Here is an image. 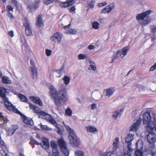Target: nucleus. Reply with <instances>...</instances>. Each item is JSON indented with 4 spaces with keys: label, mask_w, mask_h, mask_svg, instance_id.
<instances>
[{
    "label": "nucleus",
    "mask_w": 156,
    "mask_h": 156,
    "mask_svg": "<svg viewBox=\"0 0 156 156\" xmlns=\"http://www.w3.org/2000/svg\"><path fill=\"white\" fill-rule=\"evenodd\" d=\"M31 140V141L33 142L34 144L37 145H40L42 147L45 149H48L50 145L48 140L46 138H44L43 139L42 142L43 144H42L41 143H38L34 139Z\"/></svg>",
    "instance_id": "9"
},
{
    "label": "nucleus",
    "mask_w": 156,
    "mask_h": 156,
    "mask_svg": "<svg viewBox=\"0 0 156 156\" xmlns=\"http://www.w3.org/2000/svg\"><path fill=\"white\" fill-rule=\"evenodd\" d=\"M44 114L43 115H41L42 116V118L44 119L47 120H49L51 119L52 117L49 114L45 112H44Z\"/></svg>",
    "instance_id": "25"
},
{
    "label": "nucleus",
    "mask_w": 156,
    "mask_h": 156,
    "mask_svg": "<svg viewBox=\"0 0 156 156\" xmlns=\"http://www.w3.org/2000/svg\"><path fill=\"white\" fill-rule=\"evenodd\" d=\"M32 99V101L34 103L38 104L40 106H42L43 103L40 98L37 97L31 96L30 97Z\"/></svg>",
    "instance_id": "16"
},
{
    "label": "nucleus",
    "mask_w": 156,
    "mask_h": 156,
    "mask_svg": "<svg viewBox=\"0 0 156 156\" xmlns=\"http://www.w3.org/2000/svg\"><path fill=\"white\" fill-rule=\"evenodd\" d=\"M18 128V125H13L11 127L9 128L8 130V136H12Z\"/></svg>",
    "instance_id": "15"
},
{
    "label": "nucleus",
    "mask_w": 156,
    "mask_h": 156,
    "mask_svg": "<svg viewBox=\"0 0 156 156\" xmlns=\"http://www.w3.org/2000/svg\"><path fill=\"white\" fill-rule=\"evenodd\" d=\"M67 129L69 131V134H70L71 133H72V134L74 133V130L71 129V128L69 126H68Z\"/></svg>",
    "instance_id": "57"
},
{
    "label": "nucleus",
    "mask_w": 156,
    "mask_h": 156,
    "mask_svg": "<svg viewBox=\"0 0 156 156\" xmlns=\"http://www.w3.org/2000/svg\"><path fill=\"white\" fill-rule=\"evenodd\" d=\"M151 10H148L144 12L138 14L136 16V20L141 21V24L143 26H146L149 24L152 20L149 15L151 13Z\"/></svg>",
    "instance_id": "4"
},
{
    "label": "nucleus",
    "mask_w": 156,
    "mask_h": 156,
    "mask_svg": "<svg viewBox=\"0 0 156 156\" xmlns=\"http://www.w3.org/2000/svg\"><path fill=\"white\" fill-rule=\"evenodd\" d=\"M120 52L121 51L118 50L115 53H114L111 62H114L115 59H117L119 57V55L120 54Z\"/></svg>",
    "instance_id": "24"
},
{
    "label": "nucleus",
    "mask_w": 156,
    "mask_h": 156,
    "mask_svg": "<svg viewBox=\"0 0 156 156\" xmlns=\"http://www.w3.org/2000/svg\"><path fill=\"white\" fill-rule=\"evenodd\" d=\"M51 146L52 148H57V145L56 144L54 141H51Z\"/></svg>",
    "instance_id": "45"
},
{
    "label": "nucleus",
    "mask_w": 156,
    "mask_h": 156,
    "mask_svg": "<svg viewBox=\"0 0 156 156\" xmlns=\"http://www.w3.org/2000/svg\"><path fill=\"white\" fill-rule=\"evenodd\" d=\"M27 103L29 104V107L30 109H33L34 110L36 108H37V107L33 104H31L30 102L29 103Z\"/></svg>",
    "instance_id": "51"
},
{
    "label": "nucleus",
    "mask_w": 156,
    "mask_h": 156,
    "mask_svg": "<svg viewBox=\"0 0 156 156\" xmlns=\"http://www.w3.org/2000/svg\"><path fill=\"white\" fill-rule=\"evenodd\" d=\"M129 48L128 46H126L123 48L121 51L120 56L122 58L127 53V51L129 50Z\"/></svg>",
    "instance_id": "20"
},
{
    "label": "nucleus",
    "mask_w": 156,
    "mask_h": 156,
    "mask_svg": "<svg viewBox=\"0 0 156 156\" xmlns=\"http://www.w3.org/2000/svg\"><path fill=\"white\" fill-rule=\"evenodd\" d=\"M111 153L110 152H108L106 153H105L104 154V156H111Z\"/></svg>",
    "instance_id": "64"
},
{
    "label": "nucleus",
    "mask_w": 156,
    "mask_h": 156,
    "mask_svg": "<svg viewBox=\"0 0 156 156\" xmlns=\"http://www.w3.org/2000/svg\"><path fill=\"white\" fill-rule=\"evenodd\" d=\"M40 126L41 128L44 130H50V129H49V128L47 125H43L41 123L40 124Z\"/></svg>",
    "instance_id": "43"
},
{
    "label": "nucleus",
    "mask_w": 156,
    "mask_h": 156,
    "mask_svg": "<svg viewBox=\"0 0 156 156\" xmlns=\"http://www.w3.org/2000/svg\"><path fill=\"white\" fill-rule=\"evenodd\" d=\"M154 129H152L151 131L149 132H146L145 131V132L147 133H148V134L147 135V139L150 144L152 145L153 144H154V143L156 141V139L155 138V134L154 133Z\"/></svg>",
    "instance_id": "8"
},
{
    "label": "nucleus",
    "mask_w": 156,
    "mask_h": 156,
    "mask_svg": "<svg viewBox=\"0 0 156 156\" xmlns=\"http://www.w3.org/2000/svg\"><path fill=\"white\" fill-rule=\"evenodd\" d=\"M99 23L97 21L94 22L92 23V27L94 29H98L99 28Z\"/></svg>",
    "instance_id": "36"
},
{
    "label": "nucleus",
    "mask_w": 156,
    "mask_h": 156,
    "mask_svg": "<svg viewBox=\"0 0 156 156\" xmlns=\"http://www.w3.org/2000/svg\"><path fill=\"white\" fill-rule=\"evenodd\" d=\"M34 110L36 113L38 114L41 115H43L44 114V112L41 111L38 107L37 108H36Z\"/></svg>",
    "instance_id": "37"
},
{
    "label": "nucleus",
    "mask_w": 156,
    "mask_h": 156,
    "mask_svg": "<svg viewBox=\"0 0 156 156\" xmlns=\"http://www.w3.org/2000/svg\"><path fill=\"white\" fill-rule=\"evenodd\" d=\"M36 24L39 27H41L44 25L42 16L41 15H39L37 19Z\"/></svg>",
    "instance_id": "17"
},
{
    "label": "nucleus",
    "mask_w": 156,
    "mask_h": 156,
    "mask_svg": "<svg viewBox=\"0 0 156 156\" xmlns=\"http://www.w3.org/2000/svg\"><path fill=\"white\" fill-rule=\"evenodd\" d=\"M0 144L2 146V148L5 149V148H6V147L4 145L5 143L1 139V137H0Z\"/></svg>",
    "instance_id": "50"
},
{
    "label": "nucleus",
    "mask_w": 156,
    "mask_h": 156,
    "mask_svg": "<svg viewBox=\"0 0 156 156\" xmlns=\"http://www.w3.org/2000/svg\"><path fill=\"white\" fill-rule=\"evenodd\" d=\"M27 8L28 9L29 12L31 13L33 11V10H34L32 5H28L27 7Z\"/></svg>",
    "instance_id": "46"
},
{
    "label": "nucleus",
    "mask_w": 156,
    "mask_h": 156,
    "mask_svg": "<svg viewBox=\"0 0 156 156\" xmlns=\"http://www.w3.org/2000/svg\"><path fill=\"white\" fill-rule=\"evenodd\" d=\"M76 32V30L75 29H71L69 30H67L65 32V34H75Z\"/></svg>",
    "instance_id": "29"
},
{
    "label": "nucleus",
    "mask_w": 156,
    "mask_h": 156,
    "mask_svg": "<svg viewBox=\"0 0 156 156\" xmlns=\"http://www.w3.org/2000/svg\"><path fill=\"white\" fill-rule=\"evenodd\" d=\"M143 143L142 140H138L136 143V150H142L143 147Z\"/></svg>",
    "instance_id": "19"
},
{
    "label": "nucleus",
    "mask_w": 156,
    "mask_h": 156,
    "mask_svg": "<svg viewBox=\"0 0 156 156\" xmlns=\"http://www.w3.org/2000/svg\"><path fill=\"white\" fill-rule=\"evenodd\" d=\"M87 129L88 131L91 133H94V132L97 131L96 128L93 127L92 126H89L87 127Z\"/></svg>",
    "instance_id": "28"
},
{
    "label": "nucleus",
    "mask_w": 156,
    "mask_h": 156,
    "mask_svg": "<svg viewBox=\"0 0 156 156\" xmlns=\"http://www.w3.org/2000/svg\"><path fill=\"white\" fill-rule=\"evenodd\" d=\"M30 65L31 66V67H34V68H36V67L35 66V64L34 62L31 59L30 60Z\"/></svg>",
    "instance_id": "63"
},
{
    "label": "nucleus",
    "mask_w": 156,
    "mask_h": 156,
    "mask_svg": "<svg viewBox=\"0 0 156 156\" xmlns=\"http://www.w3.org/2000/svg\"><path fill=\"white\" fill-rule=\"evenodd\" d=\"M74 0H66V1L70 5H72L74 3Z\"/></svg>",
    "instance_id": "56"
},
{
    "label": "nucleus",
    "mask_w": 156,
    "mask_h": 156,
    "mask_svg": "<svg viewBox=\"0 0 156 156\" xmlns=\"http://www.w3.org/2000/svg\"><path fill=\"white\" fill-rule=\"evenodd\" d=\"M107 3L106 2H105L98 4V6L99 7H101L103 6L106 5Z\"/></svg>",
    "instance_id": "53"
},
{
    "label": "nucleus",
    "mask_w": 156,
    "mask_h": 156,
    "mask_svg": "<svg viewBox=\"0 0 156 156\" xmlns=\"http://www.w3.org/2000/svg\"><path fill=\"white\" fill-rule=\"evenodd\" d=\"M134 154L136 156H143V152L142 150H135Z\"/></svg>",
    "instance_id": "30"
},
{
    "label": "nucleus",
    "mask_w": 156,
    "mask_h": 156,
    "mask_svg": "<svg viewBox=\"0 0 156 156\" xmlns=\"http://www.w3.org/2000/svg\"><path fill=\"white\" fill-rule=\"evenodd\" d=\"M5 107L8 110L10 111H12L15 113L20 115L23 119L24 123L30 126H32L34 125V123L32 119H30V118H28L25 115H23L9 101L7 102V103L5 104Z\"/></svg>",
    "instance_id": "3"
},
{
    "label": "nucleus",
    "mask_w": 156,
    "mask_h": 156,
    "mask_svg": "<svg viewBox=\"0 0 156 156\" xmlns=\"http://www.w3.org/2000/svg\"><path fill=\"white\" fill-rule=\"evenodd\" d=\"M58 144L65 155L68 156L69 154V150L67 147V144L64 139L62 138L59 139L58 141Z\"/></svg>",
    "instance_id": "6"
},
{
    "label": "nucleus",
    "mask_w": 156,
    "mask_h": 156,
    "mask_svg": "<svg viewBox=\"0 0 156 156\" xmlns=\"http://www.w3.org/2000/svg\"><path fill=\"white\" fill-rule=\"evenodd\" d=\"M62 34L59 32H57L51 37L50 39L54 42L57 41V43L59 44L62 40Z\"/></svg>",
    "instance_id": "12"
},
{
    "label": "nucleus",
    "mask_w": 156,
    "mask_h": 156,
    "mask_svg": "<svg viewBox=\"0 0 156 156\" xmlns=\"http://www.w3.org/2000/svg\"><path fill=\"white\" fill-rule=\"evenodd\" d=\"M62 79L64 81V83L66 85L69 83L70 80V78L67 76H65Z\"/></svg>",
    "instance_id": "26"
},
{
    "label": "nucleus",
    "mask_w": 156,
    "mask_h": 156,
    "mask_svg": "<svg viewBox=\"0 0 156 156\" xmlns=\"http://www.w3.org/2000/svg\"><path fill=\"white\" fill-rule=\"evenodd\" d=\"M8 16L10 19H12L13 18V16L12 14L9 11H8Z\"/></svg>",
    "instance_id": "55"
},
{
    "label": "nucleus",
    "mask_w": 156,
    "mask_h": 156,
    "mask_svg": "<svg viewBox=\"0 0 156 156\" xmlns=\"http://www.w3.org/2000/svg\"><path fill=\"white\" fill-rule=\"evenodd\" d=\"M6 90L3 87H0V96L2 98L4 104L9 101L8 98L6 96Z\"/></svg>",
    "instance_id": "10"
},
{
    "label": "nucleus",
    "mask_w": 156,
    "mask_h": 156,
    "mask_svg": "<svg viewBox=\"0 0 156 156\" xmlns=\"http://www.w3.org/2000/svg\"><path fill=\"white\" fill-rule=\"evenodd\" d=\"M141 119L140 118L138 120L136 121L134 123L132 124L130 127L129 131H130L136 132L138 129V127L140 124Z\"/></svg>",
    "instance_id": "13"
},
{
    "label": "nucleus",
    "mask_w": 156,
    "mask_h": 156,
    "mask_svg": "<svg viewBox=\"0 0 156 156\" xmlns=\"http://www.w3.org/2000/svg\"><path fill=\"white\" fill-rule=\"evenodd\" d=\"M43 2L45 4L48 5L49 4L53 2V0H43Z\"/></svg>",
    "instance_id": "47"
},
{
    "label": "nucleus",
    "mask_w": 156,
    "mask_h": 156,
    "mask_svg": "<svg viewBox=\"0 0 156 156\" xmlns=\"http://www.w3.org/2000/svg\"><path fill=\"white\" fill-rule=\"evenodd\" d=\"M51 50H49V49H47L46 50L45 53H46V55L47 56H50L51 54Z\"/></svg>",
    "instance_id": "52"
},
{
    "label": "nucleus",
    "mask_w": 156,
    "mask_h": 156,
    "mask_svg": "<svg viewBox=\"0 0 156 156\" xmlns=\"http://www.w3.org/2000/svg\"><path fill=\"white\" fill-rule=\"evenodd\" d=\"M22 49L23 50V48H24V50H26L27 49V48L28 47V45L27 44H24L22 46Z\"/></svg>",
    "instance_id": "58"
},
{
    "label": "nucleus",
    "mask_w": 156,
    "mask_h": 156,
    "mask_svg": "<svg viewBox=\"0 0 156 156\" xmlns=\"http://www.w3.org/2000/svg\"><path fill=\"white\" fill-rule=\"evenodd\" d=\"M115 142H114L113 143V147L114 149L117 148L118 147V146L117 144L119 141V139L118 138H115Z\"/></svg>",
    "instance_id": "41"
},
{
    "label": "nucleus",
    "mask_w": 156,
    "mask_h": 156,
    "mask_svg": "<svg viewBox=\"0 0 156 156\" xmlns=\"http://www.w3.org/2000/svg\"><path fill=\"white\" fill-rule=\"evenodd\" d=\"M155 113H153V119L151 120V116L150 113L148 112H145L143 115V120L144 124H147L145 126V130L146 132L151 131L155 127L156 119Z\"/></svg>",
    "instance_id": "2"
},
{
    "label": "nucleus",
    "mask_w": 156,
    "mask_h": 156,
    "mask_svg": "<svg viewBox=\"0 0 156 156\" xmlns=\"http://www.w3.org/2000/svg\"><path fill=\"white\" fill-rule=\"evenodd\" d=\"M95 2L94 0H92L90 3L89 4L88 7L89 9H92L94 7V5Z\"/></svg>",
    "instance_id": "40"
},
{
    "label": "nucleus",
    "mask_w": 156,
    "mask_h": 156,
    "mask_svg": "<svg viewBox=\"0 0 156 156\" xmlns=\"http://www.w3.org/2000/svg\"><path fill=\"white\" fill-rule=\"evenodd\" d=\"M151 38L152 41H154L156 39L155 35L154 34H153V35L151 37Z\"/></svg>",
    "instance_id": "62"
},
{
    "label": "nucleus",
    "mask_w": 156,
    "mask_h": 156,
    "mask_svg": "<svg viewBox=\"0 0 156 156\" xmlns=\"http://www.w3.org/2000/svg\"><path fill=\"white\" fill-rule=\"evenodd\" d=\"M141 86L140 85H139L138 84H137L136 85V86L137 87H139V90L140 91H141L142 90H145V89L146 88V87L145 86H141Z\"/></svg>",
    "instance_id": "48"
},
{
    "label": "nucleus",
    "mask_w": 156,
    "mask_h": 156,
    "mask_svg": "<svg viewBox=\"0 0 156 156\" xmlns=\"http://www.w3.org/2000/svg\"><path fill=\"white\" fill-rule=\"evenodd\" d=\"M59 125H58V127H56V128H57L58 129V130L57 132V133L59 134V135H62V131L61 129H60L59 128Z\"/></svg>",
    "instance_id": "54"
},
{
    "label": "nucleus",
    "mask_w": 156,
    "mask_h": 156,
    "mask_svg": "<svg viewBox=\"0 0 156 156\" xmlns=\"http://www.w3.org/2000/svg\"><path fill=\"white\" fill-rule=\"evenodd\" d=\"M40 3V0H36L34 2V3L32 4L33 5L34 10V11L39 7Z\"/></svg>",
    "instance_id": "22"
},
{
    "label": "nucleus",
    "mask_w": 156,
    "mask_h": 156,
    "mask_svg": "<svg viewBox=\"0 0 156 156\" xmlns=\"http://www.w3.org/2000/svg\"><path fill=\"white\" fill-rule=\"evenodd\" d=\"M75 156H84V152L79 150H76L75 153Z\"/></svg>",
    "instance_id": "27"
},
{
    "label": "nucleus",
    "mask_w": 156,
    "mask_h": 156,
    "mask_svg": "<svg viewBox=\"0 0 156 156\" xmlns=\"http://www.w3.org/2000/svg\"><path fill=\"white\" fill-rule=\"evenodd\" d=\"M65 113L67 115L70 116L72 113V110L71 109L68 108L66 110Z\"/></svg>",
    "instance_id": "39"
},
{
    "label": "nucleus",
    "mask_w": 156,
    "mask_h": 156,
    "mask_svg": "<svg viewBox=\"0 0 156 156\" xmlns=\"http://www.w3.org/2000/svg\"><path fill=\"white\" fill-rule=\"evenodd\" d=\"M49 90L50 96L51 99L54 101L55 105L57 107L63 105L68 100L66 89L62 88L58 92L53 86H51Z\"/></svg>",
    "instance_id": "1"
},
{
    "label": "nucleus",
    "mask_w": 156,
    "mask_h": 156,
    "mask_svg": "<svg viewBox=\"0 0 156 156\" xmlns=\"http://www.w3.org/2000/svg\"><path fill=\"white\" fill-rule=\"evenodd\" d=\"M49 121L51 123L53 124L55 127H58V125H59L57 123V122L52 117Z\"/></svg>",
    "instance_id": "33"
},
{
    "label": "nucleus",
    "mask_w": 156,
    "mask_h": 156,
    "mask_svg": "<svg viewBox=\"0 0 156 156\" xmlns=\"http://www.w3.org/2000/svg\"><path fill=\"white\" fill-rule=\"evenodd\" d=\"M108 11L109 10L108 9V7L106 6V7L103 9H102L101 11V13H109L110 12H108Z\"/></svg>",
    "instance_id": "42"
},
{
    "label": "nucleus",
    "mask_w": 156,
    "mask_h": 156,
    "mask_svg": "<svg viewBox=\"0 0 156 156\" xmlns=\"http://www.w3.org/2000/svg\"><path fill=\"white\" fill-rule=\"evenodd\" d=\"M52 152L53 156H58V152L57 148H52Z\"/></svg>",
    "instance_id": "35"
},
{
    "label": "nucleus",
    "mask_w": 156,
    "mask_h": 156,
    "mask_svg": "<svg viewBox=\"0 0 156 156\" xmlns=\"http://www.w3.org/2000/svg\"><path fill=\"white\" fill-rule=\"evenodd\" d=\"M2 82L5 84H10L11 83V81L9 80L8 77L6 76H4L2 78Z\"/></svg>",
    "instance_id": "23"
},
{
    "label": "nucleus",
    "mask_w": 156,
    "mask_h": 156,
    "mask_svg": "<svg viewBox=\"0 0 156 156\" xmlns=\"http://www.w3.org/2000/svg\"><path fill=\"white\" fill-rule=\"evenodd\" d=\"M76 10V8L74 5L71 6L69 10V12H71V11H74Z\"/></svg>",
    "instance_id": "61"
},
{
    "label": "nucleus",
    "mask_w": 156,
    "mask_h": 156,
    "mask_svg": "<svg viewBox=\"0 0 156 156\" xmlns=\"http://www.w3.org/2000/svg\"><path fill=\"white\" fill-rule=\"evenodd\" d=\"M23 26L25 28L26 34L28 36H32V30L30 28V23L27 18L24 19Z\"/></svg>",
    "instance_id": "7"
},
{
    "label": "nucleus",
    "mask_w": 156,
    "mask_h": 156,
    "mask_svg": "<svg viewBox=\"0 0 156 156\" xmlns=\"http://www.w3.org/2000/svg\"><path fill=\"white\" fill-rule=\"evenodd\" d=\"M150 27L151 32L153 34H155L156 32V26L151 25Z\"/></svg>",
    "instance_id": "38"
},
{
    "label": "nucleus",
    "mask_w": 156,
    "mask_h": 156,
    "mask_svg": "<svg viewBox=\"0 0 156 156\" xmlns=\"http://www.w3.org/2000/svg\"><path fill=\"white\" fill-rule=\"evenodd\" d=\"M133 138L132 135L130 134H128L126 137L125 138V142L127 144V147L129 151H132L131 147V145L132 144L131 141L133 140Z\"/></svg>",
    "instance_id": "11"
},
{
    "label": "nucleus",
    "mask_w": 156,
    "mask_h": 156,
    "mask_svg": "<svg viewBox=\"0 0 156 156\" xmlns=\"http://www.w3.org/2000/svg\"><path fill=\"white\" fill-rule=\"evenodd\" d=\"M18 97L21 101L25 102L27 103H29V101L27 100V97L23 94H18Z\"/></svg>",
    "instance_id": "21"
},
{
    "label": "nucleus",
    "mask_w": 156,
    "mask_h": 156,
    "mask_svg": "<svg viewBox=\"0 0 156 156\" xmlns=\"http://www.w3.org/2000/svg\"><path fill=\"white\" fill-rule=\"evenodd\" d=\"M69 143L73 146L78 147L80 144V139L74 133L69 134Z\"/></svg>",
    "instance_id": "5"
},
{
    "label": "nucleus",
    "mask_w": 156,
    "mask_h": 156,
    "mask_svg": "<svg viewBox=\"0 0 156 156\" xmlns=\"http://www.w3.org/2000/svg\"><path fill=\"white\" fill-rule=\"evenodd\" d=\"M87 57V55L83 54H80L78 55V59H83Z\"/></svg>",
    "instance_id": "44"
},
{
    "label": "nucleus",
    "mask_w": 156,
    "mask_h": 156,
    "mask_svg": "<svg viewBox=\"0 0 156 156\" xmlns=\"http://www.w3.org/2000/svg\"><path fill=\"white\" fill-rule=\"evenodd\" d=\"M8 34L11 37H13L14 36L13 31V30H10V31L8 32Z\"/></svg>",
    "instance_id": "60"
},
{
    "label": "nucleus",
    "mask_w": 156,
    "mask_h": 156,
    "mask_svg": "<svg viewBox=\"0 0 156 156\" xmlns=\"http://www.w3.org/2000/svg\"><path fill=\"white\" fill-rule=\"evenodd\" d=\"M121 115V113H119L118 112H117V111L114 112L112 115V117L115 119H116L119 116H120Z\"/></svg>",
    "instance_id": "34"
},
{
    "label": "nucleus",
    "mask_w": 156,
    "mask_h": 156,
    "mask_svg": "<svg viewBox=\"0 0 156 156\" xmlns=\"http://www.w3.org/2000/svg\"><path fill=\"white\" fill-rule=\"evenodd\" d=\"M108 7V9L109 10L108 12H111L112 10L115 8V4L113 2L110 3L109 5L107 6Z\"/></svg>",
    "instance_id": "31"
},
{
    "label": "nucleus",
    "mask_w": 156,
    "mask_h": 156,
    "mask_svg": "<svg viewBox=\"0 0 156 156\" xmlns=\"http://www.w3.org/2000/svg\"><path fill=\"white\" fill-rule=\"evenodd\" d=\"M97 105L96 104H93L91 105V108L92 110H94L97 108Z\"/></svg>",
    "instance_id": "59"
},
{
    "label": "nucleus",
    "mask_w": 156,
    "mask_h": 156,
    "mask_svg": "<svg viewBox=\"0 0 156 156\" xmlns=\"http://www.w3.org/2000/svg\"><path fill=\"white\" fill-rule=\"evenodd\" d=\"M89 66L90 67L89 68V70H92L93 71H95L96 70V68L95 66L91 64Z\"/></svg>",
    "instance_id": "49"
},
{
    "label": "nucleus",
    "mask_w": 156,
    "mask_h": 156,
    "mask_svg": "<svg viewBox=\"0 0 156 156\" xmlns=\"http://www.w3.org/2000/svg\"><path fill=\"white\" fill-rule=\"evenodd\" d=\"M30 76L34 79H36L38 76L37 70L36 68L30 67Z\"/></svg>",
    "instance_id": "14"
},
{
    "label": "nucleus",
    "mask_w": 156,
    "mask_h": 156,
    "mask_svg": "<svg viewBox=\"0 0 156 156\" xmlns=\"http://www.w3.org/2000/svg\"><path fill=\"white\" fill-rule=\"evenodd\" d=\"M115 91V89L114 87H111L106 89V92L107 94L106 96L108 97L112 96Z\"/></svg>",
    "instance_id": "18"
},
{
    "label": "nucleus",
    "mask_w": 156,
    "mask_h": 156,
    "mask_svg": "<svg viewBox=\"0 0 156 156\" xmlns=\"http://www.w3.org/2000/svg\"><path fill=\"white\" fill-rule=\"evenodd\" d=\"M70 5H70L69 3H68L66 1L65 2H62L60 5V6L62 8H66Z\"/></svg>",
    "instance_id": "32"
}]
</instances>
